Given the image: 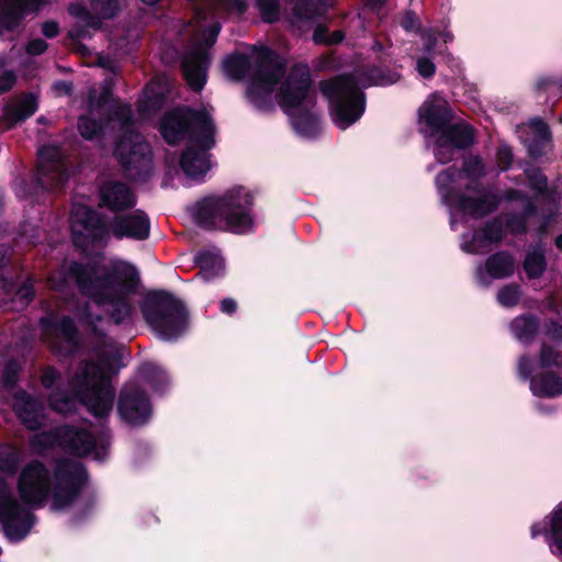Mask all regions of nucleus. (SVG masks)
Here are the masks:
<instances>
[{
    "instance_id": "obj_1",
    "label": "nucleus",
    "mask_w": 562,
    "mask_h": 562,
    "mask_svg": "<svg viewBox=\"0 0 562 562\" xmlns=\"http://www.w3.org/2000/svg\"><path fill=\"white\" fill-rule=\"evenodd\" d=\"M82 296L98 306H108L106 314L115 325L133 322L135 308L131 296L139 285V273L131 263L100 267L97 262L74 260L64 270Z\"/></svg>"
},
{
    "instance_id": "obj_2",
    "label": "nucleus",
    "mask_w": 562,
    "mask_h": 562,
    "mask_svg": "<svg viewBox=\"0 0 562 562\" xmlns=\"http://www.w3.org/2000/svg\"><path fill=\"white\" fill-rule=\"evenodd\" d=\"M110 368L95 361H85L79 366L71 381V392L56 389L48 396L50 408L67 414L82 404L97 419L104 422L112 412L115 390L111 384Z\"/></svg>"
},
{
    "instance_id": "obj_3",
    "label": "nucleus",
    "mask_w": 562,
    "mask_h": 562,
    "mask_svg": "<svg viewBox=\"0 0 562 562\" xmlns=\"http://www.w3.org/2000/svg\"><path fill=\"white\" fill-rule=\"evenodd\" d=\"M254 201L248 189L237 186L221 195H209L196 201L192 217L195 225L206 232L248 234L255 226Z\"/></svg>"
},
{
    "instance_id": "obj_4",
    "label": "nucleus",
    "mask_w": 562,
    "mask_h": 562,
    "mask_svg": "<svg viewBox=\"0 0 562 562\" xmlns=\"http://www.w3.org/2000/svg\"><path fill=\"white\" fill-rule=\"evenodd\" d=\"M159 132L169 145L188 139L201 144L204 148L215 145V124L205 110L181 106L164 114L159 122Z\"/></svg>"
},
{
    "instance_id": "obj_5",
    "label": "nucleus",
    "mask_w": 562,
    "mask_h": 562,
    "mask_svg": "<svg viewBox=\"0 0 562 562\" xmlns=\"http://www.w3.org/2000/svg\"><path fill=\"white\" fill-rule=\"evenodd\" d=\"M319 91L328 101L331 121L340 130H346L363 115L366 94L351 74H339L319 81Z\"/></svg>"
},
{
    "instance_id": "obj_6",
    "label": "nucleus",
    "mask_w": 562,
    "mask_h": 562,
    "mask_svg": "<svg viewBox=\"0 0 562 562\" xmlns=\"http://www.w3.org/2000/svg\"><path fill=\"white\" fill-rule=\"evenodd\" d=\"M140 312L145 322L165 340L180 337L189 325V312L181 300L166 290L149 291Z\"/></svg>"
},
{
    "instance_id": "obj_7",
    "label": "nucleus",
    "mask_w": 562,
    "mask_h": 562,
    "mask_svg": "<svg viewBox=\"0 0 562 562\" xmlns=\"http://www.w3.org/2000/svg\"><path fill=\"white\" fill-rule=\"evenodd\" d=\"M106 420L104 422L100 420L101 429L98 436L87 429L70 425L56 427L48 436L52 437L56 446L72 456L86 457L93 453L95 459L102 460L111 443V430L104 425Z\"/></svg>"
},
{
    "instance_id": "obj_8",
    "label": "nucleus",
    "mask_w": 562,
    "mask_h": 562,
    "mask_svg": "<svg viewBox=\"0 0 562 562\" xmlns=\"http://www.w3.org/2000/svg\"><path fill=\"white\" fill-rule=\"evenodd\" d=\"M113 155L123 171L134 181L145 182L153 172V151L142 134L123 133L115 142Z\"/></svg>"
},
{
    "instance_id": "obj_9",
    "label": "nucleus",
    "mask_w": 562,
    "mask_h": 562,
    "mask_svg": "<svg viewBox=\"0 0 562 562\" xmlns=\"http://www.w3.org/2000/svg\"><path fill=\"white\" fill-rule=\"evenodd\" d=\"M88 481L89 473L81 462L58 460L53 471L52 509L63 512L72 506Z\"/></svg>"
},
{
    "instance_id": "obj_10",
    "label": "nucleus",
    "mask_w": 562,
    "mask_h": 562,
    "mask_svg": "<svg viewBox=\"0 0 562 562\" xmlns=\"http://www.w3.org/2000/svg\"><path fill=\"white\" fill-rule=\"evenodd\" d=\"M70 231L74 246L86 250L108 243L110 223L91 206L80 205L71 212Z\"/></svg>"
},
{
    "instance_id": "obj_11",
    "label": "nucleus",
    "mask_w": 562,
    "mask_h": 562,
    "mask_svg": "<svg viewBox=\"0 0 562 562\" xmlns=\"http://www.w3.org/2000/svg\"><path fill=\"white\" fill-rule=\"evenodd\" d=\"M313 79L307 65H295L277 94L278 103L285 114L303 106L315 108L317 98L312 90Z\"/></svg>"
},
{
    "instance_id": "obj_12",
    "label": "nucleus",
    "mask_w": 562,
    "mask_h": 562,
    "mask_svg": "<svg viewBox=\"0 0 562 562\" xmlns=\"http://www.w3.org/2000/svg\"><path fill=\"white\" fill-rule=\"evenodd\" d=\"M49 0H0V41H15Z\"/></svg>"
},
{
    "instance_id": "obj_13",
    "label": "nucleus",
    "mask_w": 562,
    "mask_h": 562,
    "mask_svg": "<svg viewBox=\"0 0 562 562\" xmlns=\"http://www.w3.org/2000/svg\"><path fill=\"white\" fill-rule=\"evenodd\" d=\"M35 522V515L22 507L11 495L7 481L0 476V524L5 535L14 540H23Z\"/></svg>"
},
{
    "instance_id": "obj_14",
    "label": "nucleus",
    "mask_w": 562,
    "mask_h": 562,
    "mask_svg": "<svg viewBox=\"0 0 562 562\" xmlns=\"http://www.w3.org/2000/svg\"><path fill=\"white\" fill-rule=\"evenodd\" d=\"M43 336L49 348L60 356H71L79 346V330L69 315H48L40 319Z\"/></svg>"
},
{
    "instance_id": "obj_15",
    "label": "nucleus",
    "mask_w": 562,
    "mask_h": 562,
    "mask_svg": "<svg viewBox=\"0 0 562 562\" xmlns=\"http://www.w3.org/2000/svg\"><path fill=\"white\" fill-rule=\"evenodd\" d=\"M52 487L48 468L37 459L27 462L18 480V492L24 504L43 506Z\"/></svg>"
},
{
    "instance_id": "obj_16",
    "label": "nucleus",
    "mask_w": 562,
    "mask_h": 562,
    "mask_svg": "<svg viewBox=\"0 0 562 562\" xmlns=\"http://www.w3.org/2000/svg\"><path fill=\"white\" fill-rule=\"evenodd\" d=\"M117 413L121 419L130 426L146 425L153 414L147 393L137 384L124 385L119 394Z\"/></svg>"
},
{
    "instance_id": "obj_17",
    "label": "nucleus",
    "mask_w": 562,
    "mask_h": 562,
    "mask_svg": "<svg viewBox=\"0 0 562 562\" xmlns=\"http://www.w3.org/2000/svg\"><path fill=\"white\" fill-rule=\"evenodd\" d=\"M467 191L474 193L475 196L467 193L454 194V205L461 213L474 220H480L494 213L499 207L502 198L496 192L488 190L484 184L474 190Z\"/></svg>"
},
{
    "instance_id": "obj_18",
    "label": "nucleus",
    "mask_w": 562,
    "mask_h": 562,
    "mask_svg": "<svg viewBox=\"0 0 562 562\" xmlns=\"http://www.w3.org/2000/svg\"><path fill=\"white\" fill-rule=\"evenodd\" d=\"M110 234L117 240H146L150 236L149 216L139 209L127 214H116L110 221Z\"/></svg>"
},
{
    "instance_id": "obj_19",
    "label": "nucleus",
    "mask_w": 562,
    "mask_h": 562,
    "mask_svg": "<svg viewBox=\"0 0 562 562\" xmlns=\"http://www.w3.org/2000/svg\"><path fill=\"white\" fill-rule=\"evenodd\" d=\"M12 400L13 412L26 429L35 431L44 426L46 406L41 398L25 390H19L13 394Z\"/></svg>"
},
{
    "instance_id": "obj_20",
    "label": "nucleus",
    "mask_w": 562,
    "mask_h": 562,
    "mask_svg": "<svg viewBox=\"0 0 562 562\" xmlns=\"http://www.w3.org/2000/svg\"><path fill=\"white\" fill-rule=\"evenodd\" d=\"M100 201L104 207L114 213L126 212L137 204L133 189L119 180H108L100 187Z\"/></svg>"
},
{
    "instance_id": "obj_21",
    "label": "nucleus",
    "mask_w": 562,
    "mask_h": 562,
    "mask_svg": "<svg viewBox=\"0 0 562 562\" xmlns=\"http://www.w3.org/2000/svg\"><path fill=\"white\" fill-rule=\"evenodd\" d=\"M285 74V64L271 48L265 46L257 52L256 69L251 79L268 86H276Z\"/></svg>"
},
{
    "instance_id": "obj_22",
    "label": "nucleus",
    "mask_w": 562,
    "mask_h": 562,
    "mask_svg": "<svg viewBox=\"0 0 562 562\" xmlns=\"http://www.w3.org/2000/svg\"><path fill=\"white\" fill-rule=\"evenodd\" d=\"M515 272V258L507 250H498L490 255L484 263L476 269V274L481 284L488 285L485 274L491 279L501 280L512 277Z\"/></svg>"
},
{
    "instance_id": "obj_23",
    "label": "nucleus",
    "mask_w": 562,
    "mask_h": 562,
    "mask_svg": "<svg viewBox=\"0 0 562 562\" xmlns=\"http://www.w3.org/2000/svg\"><path fill=\"white\" fill-rule=\"evenodd\" d=\"M419 119L429 128V136L439 135L453 120V111L447 101L424 102L418 109Z\"/></svg>"
},
{
    "instance_id": "obj_24",
    "label": "nucleus",
    "mask_w": 562,
    "mask_h": 562,
    "mask_svg": "<svg viewBox=\"0 0 562 562\" xmlns=\"http://www.w3.org/2000/svg\"><path fill=\"white\" fill-rule=\"evenodd\" d=\"M201 144H192L183 150L179 165L183 173L191 179H200L211 168L209 150Z\"/></svg>"
},
{
    "instance_id": "obj_25",
    "label": "nucleus",
    "mask_w": 562,
    "mask_h": 562,
    "mask_svg": "<svg viewBox=\"0 0 562 562\" xmlns=\"http://www.w3.org/2000/svg\"><path fill=\"white\" fill-rule=\"evenodd\" d=\"M38 110V99L33 92H25L16 102L3 106L2 122L7 130L25 122Z\"/></svg>"
},
{
    "instance_id": "obj_26",
    "label": "nucleus",
    "mask_w": 562,
    "mask_h": 562,
    "mask_svg": "<svg viewBox=\"0 0 562 562\" xmlns=\"http://www.w3.org/2000/svg\"><path fill=\"white\" fill-rule=\"evenodd\" d=\"M209 66V54L205 49L196 48L182 61L184 78L189 87L201 91L206 83V69Z\"/></svg>"
},
{
    "instance_id": "obj_27",
    "label": "nucleus",
    "mask_w": 562,
    "mask_h": 562,
    "mask_svg": "<svg viewBox=\"0 0 562 562\" xmlns=\"http://www.w3.org/2000/svg\"><path fill=\"white\" fill-rule=\"evenodd\" d=\"M291 121L292 128L299 135L306 138H316L321 133V116L314 108L303 106L292 110L286 114Z\"/></svg>"
},
{
    "instance_id": "obj_28",
    "label": "nucleus",
    "mask_w": 562,
    "mask_h": 562,
    "mask_svg": "<svg viewBox=\"0 0 562 562\" xmlns=\"http://www.w3.org/2000/svg\"><path fill=\"white\" fill-rule=\"evenodd\" d=\"M440 146L450 145L457 150L468 149L475 143V130L467 123H450L438 135Z\"/></svg>"
},
{
    "instance_id": "obj_29",
    "label": "nucleus",
    "mask_w": 562,
    "mask_h": 562,
    "mask_svg": "<svg viewBox=\"0 0 562 562\" xmlns=\"http://www.w3.org/2000/svg\"><path fill=\"white\" fill-rule=\"evenodd\" d=\"M530 391L541 398L558 397L562 395V378L553 371L537 373L530 380Z\"/></svg>"
},
{
    "instance_id": "obj_30",
    "label": "nucleus",
    "mask_w": 562,
    "mask_h": 562,
    "mask_svg": "<svg viewBox=\"0 0 562 562\" xmlns=\"http://www.w3.org/2000/svg\"><path fill=\"white\" fill-rule=\"evenodd\" d=\"M138 374L142 380L150 386L154 393H165L170 384L168 373L154 362L142 363L138 368Z\"/></svg>"
},
{
    "instance_id": "obj_31",
    "label": "nucleus",
    "mask_w": 562,
    "mask_h": 562,
    "mask_svg": "<svg viewBox=\"0 0 562 562\" xmlns=\"http://www.w3.org/2000/svg\"><path fill=\"white\" fill-rule=\"evenodd\" d=\"M273 88L274 86H268L251 79L246 89V98L257 110L271 112L274 109L271 97Z\"/></svg>"
},
{
    "instance_id": "obj_32",
    "label": "nucleus",
    "mask_w": 562,
    "mask_h": 562,
    "mask_svg": "<svg viewBox=\"0 0 562 562\" xmlns=\"http://www.w3.org/2000/svg\"><path fill=\"white\" fill-rule=\"evenodd\" d=\"M68 178L67 169L58 160L38 167V181L43 187L60 189L67 183Z\"/></svg>"
},
{
    "instance_id": "obj_33",
    "label": "nucleus",
    "mask_w": 562,
    "mask_h": 562,
    "mask_svg": "<svg viewBox=\"0 0 562 562\" xmlns=\"http://www.w3.org/2000/svg\"><path fill=\"white\" fill-rule=\"evenodd\" d=\"M333 5L334 0H296L293 14L301 21H308L325 14Z\"/></svg>"
},
{
    "instance_id": "obj_34",
    "label": "nucleus",
    "mask_w": 562,
    "mask_h": 562,
    "mask_svg": "<svg viewBox=\"0 0 562 562\" xmlns=\"http://www.w3.org/2000/svg\"><path fill=\"white\" fill-rule=\"evenodd\" d=\"M194 263L200 269L199 276L210 281L217 277L223 269V260L210 250H201L194 257Z\"/></svg>"
},
{
    "instance_id": "obj_35",
    "label": "nucleus",
    "mask_w": 562,
    "mask_h": 562,
    "mask_svg": "<svg viewBox=\"0 0 562 562\" xmlns=\"http://www.w3.org/2000/svg\"><path fill=\"white\" fill-rule=\"evenodd\" d=\"M251 68L250 57L244 53L228 55L223 61L226 76L233 81H241Z\"/></svg>"
},
{
    "instance_id": "obj_36",
    "label": "nucleus",
    "mask_w": 562,
    "mask_h": 562,
    "mask_svg": "<svg viewBox=\"0 0 562 562\" xmlns=\"http://www.w3.org/2000/svg\"><path fill=\"white\" fill-rule=\"evenodd\" d=\"M461 171L468 179L464 190H474L482 186V179L486 176V167L480 156H471L463 160Z\"/></svg>"
},
{
    "instance_id": "obj_37",
    "label": "nucleus",
    "mask_w": 562,
    "mask_h": 562,
    "mask_svg": "<svg viewBox=\"0 0 562 562\" xmlns=\"http://www.w3.org/2000/svg\"><path fill=\"white\" fill-rule=\"evenodd\" d=\"M522 268L530 280H536L543 276L548 268V261L544 250L540 245L527 251L522 261Z\"/></svg>"
},
{
    "instance_id": "obj_38",
    "label": "nucleus",
    "mask_w": 562,
    "mask_h": 562,
    "mask_svg": "<svg viewBox=\"0 0 562 562\" xmlns=\"http://www.w3.org/2000/svg\"><path fill=\"white\" fill-rule=\"evenodd\" d=\"M105 125L106 122L104 120L95 119L89 114L79 115L77 122L78 132L86 140L102 138Z\"/></svg>"
},
{
    "instance_id": "obj_39",
    "label": "nucleus",
    "mask_w": 562,
    "mask_h": 562,
    "mask_svg": "<svg viewBox=\"0 0 562 562\" xmlns=\"http://www.w3.org/2000/svg\"><path fill=\"white\" fill-rule=\"evenodd\" d=\"M539 319L533 314H524L513 319L510 327L515 336L522 340L535 338L539 330Z\"/></svg>"
},
{
    "instance_id": "obj_40",
    "label": "nucleus",
    "mask_w": 562,
    "mask_h": 562,
    "mask_svg": "<svg viewBox=\"0 0 562 562\" xmlns=\"http://www.w3.org/2000/svg\"><path fill=\"white\" fill-rule=\"evenodd\" d=\"M546 537L551 552L562 557V508L553 510L550 529L546 531Z\"/></svg>"
},
{
    "instance_id": "obj_41",
    "label": "nucleus",
    "mask_w": 562,
    "mask_h": 562,
    "mask_svg": "<svg viewBox=\"0 0 562 562\" xmlns=\"http://www.w3.org/2000/svg\"><path fill=\"white\" fill-rule=\"evenodd\" d=\"M165 102L166 95L162 92L147 87L144 90V98L138 102V111L143 115H153L162 109Z\"/></svg>"
},
{
    "instance_id": "obj_42",
    "label": "nucleus",
    "mask_w": 562,
    "mask_h": 562,
    "mask_svg": "<svg viewBox=\"0 0 562 562\" xmlns=\"http://www.w3.org/2000/svg\"><path fill=\"white\" fill-rule=\"evenodd\" d=\"M105 122H117L121 125L123 133H126L127 131H135L133 112L130 104H116L112 106L109 110Z\"/></svg>"
},
{
    "instance_id": "obj_43",
    "label": "nucleus",
    "mask_w": 562,
    "mask_h": 562,
    "mask_svg": "<svg viewBox=\"0 0 562 562\" xmlns=\"http://www.w3.org/2000/svg\"><path fill=\"white\" fill-rule=\"evenodd\" d=\"M346 32L336 30L329 33V29L325 24H317L313 31L312 40L316 45L335 46L344 42Z\"/></svg>"
},
{
    "instance_id": "obj_44",
    "label": "nucleus",
    "mask_w": 562,
    "mask_h": 562,
    "mask_svg": "<svg viewBox=\"0 0 562 562\" xmlns=\"http://www.w3.org/2000/svg\"><path fill=\"white\" fill-rule=\"evenodd\" d=\"M504 238V224L501 217H494L482 227L480 239L485 243L499 244Z\"/></svg>"
},
{
    "instance_id": "obj_45",
    "label": "nucleus",
    "mask_w": 562,
    "mask_h": 562,
    "mask_svg": "<svg viewBox=\"0 0 562 562\" xmlns=\"http://www.w3.org/2000/svg\"><path fill=\"white\" fill-rule=\"evenodd\" d=\"M456 181V173L451 168L440 171L435 179L436 186L439 193L445 199H452L454 201V194L461 193L452 188V183Z\"/></svg>"
},
{
    "instance_id": "obj_46",
    "label": "nucleus",
    "mask_w": 562,
    "mask_h": 562,
    "mask_svg": "<svg viewBox=\"0 0 562 562\" xmlns=\"http://www.w3.org/2000/svg\"><path fill=\"white\" fill-rule=\"evenodd\" d=\"M91 9L102 19L111 20L121 11V0H91Z\"/></svg>"
},
{
    "instance_id": "obj_47",
    "label": "nucleus",
    "mask_w": 562,
    "mask_h": 562,
    "mask_svg": "<svg viewBox=\"0 0 562 562\" xmlns=\"http://www.w3.org/2000/svg\"><path fill=\"white\" fill-rule=\"evenodd\" d=\"M35 297V289L31 278L23 281L14 292L12 302L21 310L27 307Z\"/></svg>"
},
{
    "instance_id": "obj_48",
    "label": "nucleus",
    "mask_w": 562,
    "mask_h": 562,
    "mask_svg": "<svg viewBox=\"0 0 562 562\" xmlns=\"http://www.w3.org/2000/svg\"><path fill=\"white\" fill-rule=\"evenodd\" d=\"M525 176L530 189L541 195L548 193V178L539 167L527 168Z\"/></svg>"
},
{
    "instance_id": "obj_49",
    "label": "nucleus",
    "mask_w": 562,
    "mask_h": 562,
    "mask_svg": "<svg viewBox=\"0 0 562 562\" xmlns=\"http://www.w3.org/2000/svg\"><path fill=\"white\" fill-rule=\"evenodd\" d=\"M257 8L259 10L261 20L265 23L273 24L280 19V3L279 0H257Z\"/></svg>"
},
{
    "instance_id": "obj_50",
    "label": "nucleus",
    "mask_w": 562,
    "mask_h": 562,
    "mask_svg": "<svg viewBox=\"0 0 562 562\" xmlns=\"http://www.w3.org/2000/svg\"><path fill=\"white\" fill-rule=\"evenodd\" d=\"M520 294V286L518 284H506L499 289L497 301L502 306L514 307L519 303Z\"/></svg>"
},
{
    "instance_id": "obj_51",
    "label": "nucleus",
    "mask_w": 562,
    "mask_h": 562,
    "mask_svg": "<svg viewBox=\"0 0 562 562\" xmlns=\"http://www.w3.org/2000/svg\"><path fill=\"white\" fill-rule=\"evenodd\" d=\"M562 78L553 75H543L537 78L533 90L538 94L548 93L553 90L561 92Z\"/></svg>"
},
{
    "instance_id": "obj_52",
    "label": "nucleus",
    "mask_w": 562,
    "mask_h": 562,
    "mask_svg": "<svg viewBox=\"0 0 562 562\" xmlns=\"http://www.w3.org/2000/svg\"><path fill=\"white\" fill-rule=\"evenodd\" d=\"M20 367L15 360H9L1 372L2 385L7 390H13L19 381Z\"/></svg>"
},
{
    "instance_id": "obj_53",
    "label": "nucleus",
    "mask_w": 562,
    "mask_h": 562,
    "mask_svg": "<svg viewBox=\"0 0 562 562\" xmlns=\"http://www.w3.org/2000/svg\"><path fill=\"white\" fill-rule=\"evenodd\" d=\"M504 228H506L512 235H525L528 232V223L522 215L518 213H509L506 217Z\"/></svg>"
},
{
    "instance_id": "obj_54",
    "label": "nucleus",
    "mask_w": 562,
    "mask_h": 562,
    "mask_svg": "<svg viewBox=\"0 0 562 562\" xmlns=\"http://www.w3.org/2000/svg\"><path fill=\"white\" fill-rule=\"evenodd\" d=\"M20 457L15 450L0 453V472L14 475L19 470Z\"/></svg>"
},
{
    "instance_id": "obj_55",
    "label": "nucleus",
    "mask_w": 562,
    "mask_h": 562,
    "mask_svg": "<svg viewBox=\"0 0 562 562\" xmlns=\"http://www.w3.org/2000/svg\"><path fill=\"white\" fill-rule=\"evenodd\" d=\"M561 355L553 347L542 344L539 352V367L541 369H549L559 366Z\"/></svg>"
},
{
    "instance_id": "obj_56",
    "label": "nucleus",
    "mask_w": 562,
    "mask_h": 562,
    "mask_svg": "<svg viewBox=\"0 0 562 562\" xmlns=\"http://www.w3.org/2000/svg\"><path fill=\"white\" fill-rule=\"evenodd\" d=\"M61 380V373L53 366H47L41 374V384L46 390H52Z\"/></svg>"
},
{
    "instance_id": "obj_57",
    "label": "nucleus",
    "mask_w": 562,
    "mask_h": 562,
    "mask_svg": "<svg viewBox=\"0 0 562 562\" xmlns=\"http://www.w3.org/2000/svg\"><path fill=\"white\" fill-rule=\"evenodd\" d=\"M434 137H435L434 155H435L436 159L442 165L450 162L453 159L454 151L457 149L452 148V146H450V145H442V147H441L440 142H439V136H434Z\"/></svg>"
},
{
    "instance_id": "obj_58",
    "label": "nucleus",
    "mask_w": 562,
    "mask_h": 562,
    "mask_svg": "<svg viewBox=\"0 0 562 562\" xmlns=\"http://www.w3.org/2000/svg\"><path fill=\"white\" fill-rule=\"evenodd\" d=\"M514 160L513 150L508 145H502L496 150V161L502 171H507L512 168Z\"/></svg>"
},
{
    "instance_id": "obj_59",
    "label": "nucleus",
    "mask_w": 562,
    "mask_h": 562,
    "mask_svg": "<svg viewBox=\"0 0 562 562\" xmlns=\"http://www.w3.org/2000/svg\"><path fill=\"white\" fill-rule=\"evenodd\" d=\"M400 25L406 32H417L420 29V20L415 11L408 10L401 18Z\"/></svg>"
},
{
    "instance_id": "obj_60",
    "label": "nucleus",
    "mask_w": 562,
    "mask_h": 562,
    "mask_svg": "<svg viewBox=\"0 0 562 562\" xmlns=\"http://www.w3.org/2000/svg\"><path fill=\"white\" fill-rule=\"evenodd\" d=\"M366 77L372 85L386 86L391 83L389 77L376 66L368 68Z\"/></svg>"
},
{
    "instance_id": "obj_61",
    "label": "nucleus",
    "mask_w": 562,
    "mask_h": 562,
    "mask_svg": "<svg viewBox=\"0 0 562 562\" xmlns=\"http://www.w3.org/2000/svg\"><path fill=\"white\" fill-rule=\"evenodd\" d=\"M416 69L418 74L425 79L431 78L436 72V66L434 61L428 57L418 58Z\"/></svg>"
},
{
    "instance_id": "obj_62",
    "label": "nucleus",
    "mask_w": 562,
    "mask_h": 562,
    "mask_svg": "<svg viewBox=\"0 0 562 562\" xmlns=\"http://www.w3.org/2000/svg\"><path fill=\"white\" fill-rule=\"evenodd\" d=\"M48 48V44L43 38L30 40L26 44L25 50L31 56H40Z\"/></svg>"
},
{
    "instance_id": "obj_63",
    "label": "nucleus",
    "mask_w": 562,
    "mask_h": 562,
    "mask_svg": "<svg viewBox=\"0 0 562 562\" xmlns=\"http://www.w3.org/2000/svg\"><path fill=\"white\" fill-rule=\"evenodd\" d=\"M544 333L552 340L562 342V324L555 319H549L544 326Z\"/></svg>"
},
{
    "instance_id": "obj_64",
    "label": "nucleus",
    "mask_w": 562,
    "mask_h": 562,
    "mask_svg": "<svg viewBox=\"0 0 562 562\" xmlns=\"http://www.w3.org/2000/svg\"><path fill=\"white\" fill-rule=\"evenodd\" d=\"M16 82V76L11 70H5L0 75V95L9 92Z\"/></svg>"
}]
</instances>
